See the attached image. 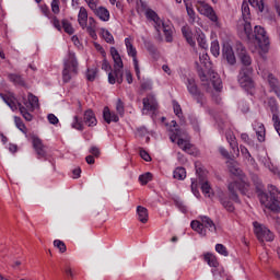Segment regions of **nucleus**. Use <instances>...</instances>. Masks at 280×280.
Here are the masks:
<instances>
[{
	"label": "nucleus",
	"mask_w": 280,
	"mask_h": 280,
	"mask_svg": "<svg viewBox=\"0 0 280 280\" xmlns=\"http://www.w3.org/2000/svg\"><path fill=\"white\" fill-rule=\"evenodd\" d=\"M254 233L260 242H272L275 240V234L270 232V230L259 222L255 221L254 223Z\"/></svg>",
	"instance_id": "nucleus-8"
},
{
	"label": "nucleus",
	"mask_w": 280,
	"mask_h": 280,
	"mask_svg": "<svg viewBox=\"0 0 280 280\" xmlns=\"http://www.w3.org/2000/svg\"><path fill=\"white\" fill-rule=\"evenodd\" d=\"M102 36L104 40H106V43H109V45H113V43H115V38L113 37V34H110V32H108L107 30L102 31Z\"/></svg>",
	"instance_id": "nucleus-48"
},
{
	"label": "nucleus",
	"mask_w": 280,
	"mask_h": 280,
	"mask_svg": "<svg viewBox=\"0 0 280 280\" xmlns=\"http://www.w3.org/2000/svg\"><path fill=\"white\" fill-rule=\"evenodd\" d=\"M47 119H48V121H49V124H52V126H56V124H58V117H56V115H54V114H49L48 116H47Z\"/></svg>",
	"instance_id": "nucleus-63"
},
{
	"label": "nucleus",
	"mask_w": 280,
	"mask_h": 280,
	"mask_svg": "<svg viewBox=\"0 0 280 280\" xmlns=\"http://www.w3.org/2000/svg\"><path fill=\"white\" fill-rule=\"evenodd\" d=\"M143 110H151L154 113L156 108H159V103L156 102V97L154 95L149 94L147 97L142 100Z\"/></svg>",
	"instance_id": "nucleus-15"
},
{
	"label": "nucleus",
	"mask_w": 280,
	"mask_h": 280,
	"mask_svg": "<svg viewBox=\"0 0 280 280\" xmlns=\"http://www.w3.org/2000/svg\"><path fill=\"white\" fill-rule=\"evenodd\" d=\"M190 226L192 231H196L199 235H202L203 237L207 235V230L202 228V222L198 220L191 221Z\"/></svg>",
	"instance_id": "nucleus-30"
},
{
	"label": "nucleus",
	"mask_w": 280,
	"mask_h": 280,
	"mask_svg": "<svg viewBox=\"0 0 280 280\" xmlns=\"http://www.w3.org/2000/svg\"><path fill=\"white\" fill-rule=\"evenodd\" d=\"M257 139L260 143H264L266 141V127L264 125H260V131H256Z\"/></svg>",
	"instance_id": "nucleus-50"
},
{
	"label": "nucleus",
	"mask_w": 280,
	"mask_h": 280,
	"mask_svg": "<svg viewBox=\"0 0 280 280\" xmlns=\"http://www.w3.org/2000/svg\"><path fill=\"white\" fill-rule=\"evenodd\" d=\"M241 150V154L244 155V158L247 160V161H255V159L253 158V155L250 154V152L248 151V149L244 145H240V149L238 151Z\"/></svg>",
	"instance_id": "nucleus-44"
},
{
	"label": "nucleus",
	"mask_w": 280,
	"mask_h": 280,
	"mask_svg": "<svg viewBox=\"0 0 280 280\" xmlns=\"http://www.w3.org/2000/svg\"><path fill=\"white\" fill-rule=\"evenodd\" d=\"M250 73H253V68H242L238 73V84L245 91H250V89H255V83L250 78Z\"/></svg>",
	"instance_id": "nucleus-6"
},
{
	"label": "nucleus",
	"mask_w": 280,
	"mask_h": 280,
	"mask_svg": "<svg viewBox=\"0 0 280 280\" xmlns=\"http://www.w3.org/2000/svg\"><path fill=\"white\" fill-rule=\"evenodd\" d=\"M72 128L80 131L84 130V124L82 122V119H80L78 116H74L73 118Z\"/></svg>",
	"instance_id": "nucleus-42"
},
{
	"label": "nucleus",
	"mask_w": 280,
	"mask_h": 280,
	"mask_svg": "<svg viewBox=\"0 0 280 280\" xmlns=\"http://www.w3.org/2000/svg\"><path fill=\"white\" fill-rule=\"evenodd\" d=\"M197 43L201 49H207L209 45L207 44V38L205 37V34H199L197 37Z\"/></svg>",
	"instance_id": "nucleus-46"
},
{
	"label": "nucleus",
	"mask_w": 280,
	"mask_h": 280,
	"mask_svg": "<svg viewBox=\"0 0 280 280\" xmlns=\"http://www.w3.org/2000/svg\"><path fill=\"white\" fill-rule=\"evenodd\" d=\"M62 27L66 34H69L70 36L75 33V30L71 25V23L68 20H62Z\"/></svg>",
	"instance_id": "nucleus-40"
},
{
	"label": "nucleus",
	"mask_w": 280,
	"mask_h": 280,
	"mask_svg": "<svg viewBox=\"0 0 280 280\" xmlns=\"http://www.w3.org/2000/svg\"><path fill=\"white\" fill-rule=\"evenodd\" d=\"M78 23L82 30H86V24L89 23V12H86L84 7L80 8Z\"/></svg>",
	"instance_id": "nucleus-20"
},
{
	"label": "nucleus",
	"mask_w": 280,
	"mask_h": 280,
	"mask_svg": "<svg viewBox=\"0 0 280 280\" xmlns=\"http://www.w3.org/2000/svg\"><path fill=\"white\" fill-rule=\"evenodd\" d=\"M205 261H207L208 266H211L212 268H218V266H220L218 258L213 254H206Z\"/></svg>",
	"instance_id": "nucleus-35"
},
{
	"label": "nucleus",
	"mask_w": 280,
	"mask_h": 280,
	"mask_svg": "<svg viewBox=\"0 0 280 280\" xmlns=\"http://www.w3.org/2000/svg\"><path fill=\"white\" fill-rule=\"evenodd\" d=\"M211 75H212L211 83H212L214 90L222 91V79H220V77L215 72H212Z\"/></svg>",
	"instance_id": "nucleus-33"
},
{
	"label": "nucleus",
	"mask_w": 280,
	"mask_h": 280,
	"mask_svg": "<svg viewBox=\"0 0 280 280\" xmlns=\"http://www.w3.org/2000/svg\"><path fill=\"white\" fill-rule=\"evenodd\" d=\"M173 109L175 115L183 121V108H180V104H178L176 101L173 102Z\"/></svg>",
	"instance_id": "nucleus-47"
},
{
	"label": "nucleus",
	"mask_w": 280,
	"mask_h": 280,
	"mask_svg": "<svg viewBox=\"0 0 280 280\" xmlns=\"http://www.w3.org/2000/svg\"><path fill=\"white\" fill-rule=\"evenodd\" d=\"M116 110L119 115H124L125 113V107H124V101H121V98H118L117 100V103H116Z\"/></svg>",
	"instance_id": "nucleus-55"
},
{
	"label": "nucleus",
	"mask_w": 280,
	"mask_h": 280,
	"mask_svg": "<svg viewBox=\"0 0 280 280\" xmlns=\"http://www.w3.org/2000/svg\"><path fill=\"white\" fill-rule=\"evenodd\" d=\"M1 100L8 105L11 110H16V103L8 94L0 93Z\"/></svg>",
	"instance_id": "nucleus-36"
},
{
	"label": "nucleus",
	"mask_w": 280,
	"mask_h": 280,
	"mask_svg": "<svg viewBox=\"0 0 280 280\" xmlns=\"http://www.w3.org/2000/svg\"><path fill=\"white\" fill-rule=\"evenodd\" d=\"M226 165L229 172L234 176H240L242 174V170L240 168V166H237V163L234 160H229L226 162Z\"/></svg>",
	"instance_id": "nucleus-27"
},
{
	"label": "nucleus",
	"mask_w": 280,
	"mask_h": 280,
	"mask_svg": "<svg viewBox=\"0 0 280 280\" xmlns=\"http://www.w3.org/2000/svg\"><path fill=\"white\" fill-rule=\"evenodd\" d=\"M185 130L176 129L175 132L170 136V140L172 141V143H176V139L179 140L182 137H185Z\"/></svg>",
	"instance_id": "nucleus-39"
},
{
	"label": "nucleus",
	"mask_w": 280,
	"mask_h": 280,
	"mask_svg": "<svg viewBox=\"0 0 280 280\" xmlns=\"http://www.w3.org/2000/svg\"><path fill=\"white\" fill-rule=\"evenodd\" d=\"M219 200L222 207L226 209V211H229L230 213H233V211H235V206H233V202H231L229 198L220 196Z\"/></svg>",
	"instance_id": "nucleus-32"
},
{
	"label": "nucleus",
	"mask_w": 280,
	"mask_h": 280,
	"mask_svg": "<svg viewBox=\"0 0 280 280\" xmlns=\"http://www.w3.org/2000/svg\"><path fill=\"white\" fill-rule=\"evenodd\" d=\"M210 51L215 58L220 56V44L218 43V40L211 43Z\"/></svg>",
	"instance_id": "nucleus-43"
},
{
	"label": "nucleus",
	"mask_w": 280,
	"mask_h": 280,
	"mask_svg": "<svg viewBox=\"0 0 280 280\" xmlns=\"http://www.w3.org/2000/svg\"><path fill=\"white\" fill-rule=\"evenodd\" d=\"M187 91L190 93V95H196V93H199L200 90L198 89V85L196 84V80L194 78L187 79Z\"/></svg>",
	"instance_id": "nucleus-28"
},
{
	"label": "nucleus",
	"mask_w": 280,
	"mask_h": 280,
	"mask_svg": "<svg viewBox=\"0 0 280 280\" xmlns=\"http://www.w3.org/2000/svg\"><path fill=\"white\" fill-rule=\"evenodd\" d=\"M144 47H147L150 54H156V46L152 42H145Z\"/></svg>",
	"instance_id": "nucleus-58"
},
{
	"label": "nucleus",
	"mask_w": 280,
	"mask_h": 280,
	"mask_svg": "<svg viewBox=\"0 0 280 280\" xmlns=\"http://www.w3.org/2000/svg\"><path fill=\"white\" fill-rule=\"evenodd\" d=\"M223 58L226 60L228 65H235L237 60L235 59V52L233 51V47L229 44L223 45Z\"/></svg>",
	"instance_id": "nucleus-16"
},
{
	"label": "nucleus",
	"mask_w": 280,
	"mask_h": 280,
	"mask_svg": "<svg viewBox=\"0 0 280 280\" xmlns=\"http://www.w3.org/2000/svg\"><path fill=\"white\" fill-rule=\"evenodd\" d=\"M103 119L104 121H106V124H110L112 121H119V116H117V114L112 113L110 108L108 107H104L103 109Z\"/></svg>",
	"instance_id": "nucleus-23"
},
{
	"label": "nucleus",
	"mask_w": 280,
	"mask_h": 280,
	"mask_svg": "<svg viewBox=\"0 0 280 280\" xmlns=\"http://www.w3.org/2000/svg\"><path fill=\"white\" fill-rule=\"evenodd\" d=\"M145 15L147 19L153 21V23L155 24L154 27L158 34H161V30H163L166 43H172L174 40V32L172 31V25L163 22L161 18H159V14H156L152 9L147 10Z\"/></svg>",
	"instance_id": "nucleus-3"
},
{
	"label": "nucleus",
	"mask_w": 280,
	"mask_h": 280,
	"mask_svg": "<svg viewBox=\"0 0 280 280\" xmlns=\"http://www.w3.org/2000/svg\"><path fill=\"white\" fill-rule=\"evenodd\" d=\"M55 248H58L59 253H67V245L60 240L54 241Z\"/></svg>",
	"instance_id": "nucleus-45"
},
{
	"label": "nucleus",
	"mask_w": 280,
	"mask_h": 280,
	"mask_svg": "<svg viewBox=\"0 0 280 280\" xmlns=\"http://www.w3.org/2000/svg\"><path fill=\"white\" fill-rule=\"evenodd\" d=\"M228 190L230 194V200H233L234 202H240V196H237V191L246 195V192L248 191V184L232 182L229 184Z\"/></svg>",
	"instance_id": "nucleus-7"
},
{
	"label": "nucleus",
	"mask_w": 280,
	"mask_h": 280,
	"mask_svg": "<svg viewBox=\"0 0 280 280\" xmlns=\"http://www.w3.org/2000/svg\"><path fill=\"white\" fill-rule=\"evenodd\" d=\"M39 10L42 14H44V16H47V19H49L51 12L49 11V7H47V4L39 5Z\"/></svg>",
	"instance_id": "nucleus-59"
},
{
	"label": "nucleus",
	"mask_w": 280,
	"mask_h": 280,
	"mask_svg": "<svg viewBox=\"0 0 280 280\" xmlns=\"http://www.w3.org/2000/svg\"><path fill=\"white\" fill-rule=\"evenodd\" d=\"M262 78L269 84V88H270L269 92L270 93H275V95L278 97V100H280V83H279V79H277L275 77V74H272L270 72H265L262 74Z\"/></svg>",
	"instance_id": "nucleus-11"
},
{
	"label": "nucleus",
	"mask_w": 280,
	"mask_h": 280,
	"mask_svg": "<svg viewBox=\"0 0 280 280\" xmlns=\"http://www.w3.org/2000/svg\"><path fill=\"white\" fill-rule=\"evenodd\" d=\"M33 148L38 156V159H45L47 156V151H45V145L43 140L37 137L33 138Z\"/></svg>",
	"instance_id": "nucleus-17"
},
{
	"label": "nucleus",
	"mask_w": 280,
	"mask_h": 280,
	"mask_svg": "<svg viewBox=\"0 0 280 280\" xmlns=\"http://www.w3.org/2000/svg\"><path fill=\"white\" fill-rule=\"evenodd\" d=\"M141 89L143 91H152V81H144L141 83Z\"/></svg>",
	"instance_id": "nucleus-62"
},
{
	"label": "nucleus",
	"mask_w": 280,
	"mask_h": 280,
	"mask_svg": "<svg viewBox=\"0 0 280 280\" xmlns=\"http://www.w3.org/2000/svg\"><path fill=\"white\" fill-rule=\"evenodd\" d=\"M201 220L202 229H208L211 233H215L218 229L215 228V223H213V220L207 215L199 217Z\"/></svg>",
	"instance_id": "nucleus-21"
},
{
	"label": "nucleus",
	"mask_w": 280,
	"mask_h": 280,
	"mask_svg": "<svg viewBox=\"0 0 280 280\" xmlns=\"http://www.w3.org/2000/svg\"><path fill=\"white\" fill-rule=\"evenodd\" d=\"M177 145L178 148H180L184 152H187V154H191V143H189V141L183 139V138H179L177 140Z\"/></svg>",
	"instance_id": "nucleus-31"
},
{
	"label": "nucleus",
	"mask_w": 280,
	"mask_h": 280,
	"mask_svg": "<svg viewBox=\"0 0 280 280\" xmlns=\"http://www.w3.org/2000/svg\"><path fill=\"white\" fill-rule=\"evenodd\" d=\"M250 1L244 0L242 2V19H243V30L245 34L250 36V5L248 4Z\"/></svg>",
	"instance_id": "nucleus-10"
},
{
	"label": "nucleus",
	"mask_w": 280,
	"mask_h": 280,
	"mask_svg": "<svg viewBox=\"0 0 280 280\" xmlns=\"http://www.w3.org/2000/svg\"><path fill=\"white\" fill-rule=\"evenodd\" d=\"M249 40H254L257 43L258 47L261 48L265 52L268 51V47H270V37L266 32V28L261 26H255L253 33V25H250V35L245 34Z\"/></svg>",
	"instance_id": "nucleus-4"
},
{
	"label": "nucleus",
	"mask_w": 280,
	"mask_h": 280,
	"mask_svg": "<svg viewBox=\"0 0 280 280\" xmlns=\"http://www.w3.org/2000/svg\"><path fill=\"white\" fill-rule=\"evenodd\" d=\"M140 156L143 159V161L150 162L152 161V158L150 156V153L148 151L140 149Z\"/></svg>",
	"instance_id": "nucleus-60"
},
{
	"label": "nucleus",
	"mask_w": 280,
	"mask_h": 280,
	"mask_svg": "<svg viewBox=\"0 0 280 280\" xmlns=\"http://www.w3.org/2000/svg\"><path fill=\"white\" fill-rule=\"evenodd\" d=\"M186 12L189 16L188 22L194 25L196 23V11H194V4H187Z\"/></svg>",
	"instance_id": "nucleus-38"
},
{
	"label": "nucleus",
	"mask_w": 280,
	"mask_h": 280,
	"mask_svg": "<svg viewBox=\"0 0 280 280\" xmlns=\"http://www.w3.org/2000/svg\"><path fill=\"white\" fill-rule=\"evenodd\" d=\"M253 8H258L259 12H264V0H248Z\"/></svg>",
	"instance_id": "nucleus-53"
},
{
	"label": "nucleus",
	"mask_w": 280,
	"mask_h": 280,
	"mask_svg": "<svg viewBox=\"0 0 280 280\" xmlns=\"http://www.w3.org/2000/svg\"><path fill=\"white\" fill-rule=\"evenodd\" d=\"M28 102H24L26 108L34 110L36 106H38V97L32 93H28L27 96Z\"/></svg>",
	"instance_id": "nucleus-29"
},
{
	"label": "nucleus",
	"mask_w": 280,
	"mask_h": 280,
	"mask_svg": "<svg viewBox=\"0 0 280 280\" xmlns=\"http://www.w3.org/2000/svg\"><path fill=\"white\" fill-rule=\"evenodd\" d=\"M95 78H97V68H89L86 72V80H89V82H95Z\"/></svg>",
	"instance_id": "nucleus-41"
},
{
	"label": "nucleus",
	"mask_w": 280,
	"mask_h": 280,
	"mask_svg": "<svg viewBox=\"0 0 280 280\" xmlns=\"http://www.w3.org/2000/svg\"><path fill=\"white\" fill-rule=\"evenodd\" d=\"M125 45L127 47L128 56H131V58L133 60L136 75L139 79V78H141V70L139 69V60L137 59V48L135 46H132V43L130 42L129 38L125 39Z\"/></svg>",
	"instance_id": "nucleus-13"
},
{
	"label": "nucleus",
	"mask_w": 280,
	"mask_h": 280,
	"mask_svg": "<svg viewBox=\"0 0 280 280\" xmlns=\"http://www.w3.org/2000/svg\"><path fill=\"white\" fill-rule=\"evenodd\" d=\"M90 154H92V156H100L101 152H100V148L97 147H91L90 149Z\"/></svg>",
	"instance_id": "nucleus-64"
},
{
	"label": "nucleus",
	"mask_w": 280,
	"mask_h": 280,
	"mask_svg": "<svg viewBox=\"0 0 280 280\" xmlns=\"http://www.w3.org/2000/svg\"><path fill=\"white\" fill-rule=\"evenodd\" d=\"M259 200L272 213H280V190L275 185L268 186V192H260Z\"/></svg>",
	"instance_id": "nucleus-1"
},
{
	"label": "nucleus",
	"mask_w": 280,
	"mask_h": 280,
	"mask_svg": "<svg viewBox=\"0 0 280 280\" xmlns=\"http://www.w3.org/2000/svg\"><path fill=\"white\" fill-rule=\"evenodd\" d=\"M182 34L190 47H196V40H194V33L189 26L182 27Z\"/></svg>",
	"instance_id": "nucleus-22"
},
{
	"label": "nucleus",
	"mask_w": 280,
	"mask_h": 280,
	"mask_svg": "<svg viewBox=\"0 0 280 280\" xmlns=\"http://www.w3.org/2000/svg\"><path fill=\"white\" fill-rule=\"evenodd\" d=\"M191 97L197 102V104L205 106V94H202V92L199 91L196 94H192Z\"/></svg>",
	"instance_id": "nucleus-49"
},
{
	"label": "nucleus",
	"mask_w": 280,
	"mask_h": 280,
	"mask_svg": "<svg viewBox=\"0 0 280 280\" xmlns=\"http://www.w3.org/2000/svg\"><path fill=\"white\" fill-rule=\"evenodd\" d=\"M14 124L16 128L23 132V135H27V127L25 126V122H23V119L19 116H14Z\"/></svg>",
	"instance_id": "nucleus-37"
},
{
	"label": "nucleus",
	"mask_w": 280,
	"mask_h": 280,
	"mask_svg": "<svg viewBox=\"0 0 280 280\" xmlns=\"http://www.w3.org/2000/svg\"><path fill=\"white\" fill-rule=\"evenodd\" d=\"M199 59H200L201 65H205V67H207V65H211V62H209V55H207V54L200 55Z\"/></svg>",
	"instance_id": "nucleus-61"
},
{
	"label": "nucleus",
	"mask_w": 280,
	"mask_h": 280,
	"mask_svg": "<svg viewBox=\"0 0 280 280\" xmlns=\"http://www.w3.org/2000/svg\"><path fill=\"white\" fill-rule=\"evenodd\" d=\"M83 121L90 128H93V126H97V118L95 117V113L93 112V109H86L84 112Z\"/></svg>",
	"instance_id": "nucleus-19"
},
{
	"label": "nucleus",
	"mask_w": 280,
	"mask_h": 280,
	"mask_svg": "<svg viewBox=\"0 0 280 280\" xmlns=\"http://www.w3.org/2000/svg\"><path fill=\"white\" fill-rule=\"evenodd\" d=\"M139 180L142 185H148L152 180V173H145L139 176Z\"/></svg>",
	"instance_id": "nucleus-51"
},
{
	"label": "nucleus",
	"mask_w": 280,
	"mask_h": 280,
	"mask_svg": "<svg viewBox=\"0 0 280 280\" xmlns=\"http://www.w3.org/2000/svg\"><path fill=\"white\" fill-rule=\"evenodd\" d=\"M199 78L201 82H206L203 83V86H206V91H209V79L207 78V75L202 71H199Z\"/></svg>",
	"instance_id": "nucleus-57"
},
{
	"label": "nucleus",
	"mask_w": 280,
	"mask_h": 280,
	"mask_svg": "<svg viewBox=\"0 0 280 280\" xmlns=\"http://www.w3.org/2000/svg\"><path fill=\"white\" fill-rule=\"evenodd\" d=\"M51 12H54V14H60V1L58 0L51 1Z\"/></svg>",
	"instance_id": "nucleus-54"
},
{
	"label": "nucleus",
	"mask_w": 280,
	"mask_h": 280,
	"mask_svg": "<svg viewBox=\"0 0 280 280\" xmlns=\"http://www.w3.org/2000/svg\"><path fill=\"white\" fill-rule=\"evenodd\" d=\"M225 137L234 154H236V156H240V144L237 143V138H235V135L232 131H228L225 133Z\"/></svg>",
	"instance_id": "nucleus-18"
},
{
	"label": "nucleus",
	"mask_w": 280,
	"mask_h": 280,
	"mask_svg": "<svg viewBox=\"0 0 280 280\" xmlns=\"http://www.w3.org/2000/svg\"><path fill=\"white\" fill-rule=\"evenodd\" d=\"M8 80H10V82L14 83L15 86H25V80L23 79V77L21 74L9 73Z\"/></svg>",
	"instance_id": "nucleus-25"
},
{
	"label": "nucleus",
	"mask_w": 280,
	"mask_h": 280,
	"mask_svg": "<svg viewBox=\"0 0 280 280\" xmlns=\"http://www.w3.org/2000/svg\"><path fill=\"white\" fill-rule=\"evenodd\" d=\"M110 56L114 60V71L108 73V82L109 84H121L124 82V61L121 60V56L117 48H110Z\"/></svg>",
	"instance_id": "nucleus-2"
},
{
	"label": "nucleus",
	"mask_w": 280,
	"mask_h": 280,
	"mask_svg": "<svg viewBox=\"0 0 280 280\" xmlns=\"http://www.w3.org/2000/svg\"><path fill=\"white\" fill-rule=\"evenodd\" d=\"M94 14L101 19V21H109L110 19V12H108V9L104 7H95V9H92Z\"/></svg>",
	"instance_id": "nucleus-24"
},
{
	"label": "nucleus",
	"mask_w": 280,
	"mask_h": 280,
	"mask_svg": "<svg viewBox=\"0 0 280 280\" xmlns=\"http://www.w3.org/2000/svg\"><path fill=\"white\" fill-rule=\"evenodd\" d=\"M199 78L201 82H206L203 83V86H206V91H209V79L207 78V75L202 71H199Z\"/></svg>",
	"instance_id": "nucleus-56"
},
{
	"label": "nucleus",
	"mask_w": 280,
	"mask_h": 280,
	"mask_svg": "<svg viewBox=\"0 0 280 280\" xmlns=\"http://www.w3.org/2000/svg\"><path fill=\"white\" fill-rule=\"evenodd\" d=\"M199 12L203 14V16H207L209 21H212V23H218V14H215V10H213V7L209 3L203 2L200 4Z\"/></svg>",
	"instance_id": "nucleus-14"
},
{
	"label": "nucleus",
	"mask_w": 280,
	"mask_h": 280,
	"mask_svg": "<svg viewBox=\"0 0 280 280\" xmlns=\"http://www.w3.org/2000/svg\"><path fill=\"white\" fill-rule=\"evenodd\" d=\"M73 75H78V59H75V54L69 52V57L65 61L62 70V81L65 84L71 82Z\"/></svg>",
	"instance_id": "nucleus-5"
},
{
	"label": "nucleus",
	"mask_w": 280,
	"mask_h": 280,
	"mask_svg": "<svg viewBox=\"0 0 280 280\" xmlns=\"http://www.w3.org/2000/svg\"><path fill=\"white\" fill-rule=\"evenodd\" d=\"M196 173L199 177V183L201 185V191L202 194H205V196L207 198H211V196H213L212 189H211V185H209V182L206 180L207 178V173H205V171H202V168H196Z\"/></svg>",
	"instance_id": "nucleus-12"
},
{
	"label": "nucleus",
	"mask_w": 280,
	"mask_h": 280,
	"mask_svg": "<svg viewBox=\"0 0 280 280\" xmlns=\"http://www.w3.org/2000/svg\"><path fill=\"white\" fill-rule=\"evenodd\" d=\"M215 250L219 253V255H223V257H229V250H226V247L223 244H217Z\"/></svg>",
	"instance_id": "nucleus-52"
},
{
	"label": "nucleus",
	"mask_w": 280,
	"mask_h": 280,
	"mask_svg": "<svg viewBox=\"0 0 280 280\" xmlns=\"http://www.w3.org/2000/svg\"><path fill=\"white\" fill-rule=\"evenodd\" d=\"M173 178H176L177 180H185L187 178V171H185V167H177L173 172Z\"/></svg>",
	"instance_id": "nucleus-34"
},
{
	"label": "nucleus",
	"mask_w": 280,
	"mask_h": 280,
	"mask_svg": "<svg viewBox=\"0 0 280 280\" xmlns=\"http://www.w3.org/2000/svg\"><path fill=\"white\" fill-rule=\"evenodd\" d=\"M236 54L238 56V60L243 65V69H253L250 67V65H253V58H250V55L242 43L236 44Z\"/></svg>",
	"instance_id": "nucleus-9"
},
{
	"label": "nucleus",
	"mask_w": 280,
	"mask_h": 280,
	"mask_svg": "<svg viewBox=\"0 0 280 280\" xmlns=\"http://www.w3.org/2000/svg\"><path fill=\"white\" fill-rule=\"evenodd\" d=\"M137 213H138L139 222H141L142 224H145L148 222V218H149L148 209L145 207L138 206Z\"/></svg>",
	"instance_id": "nucleus-26"
}]
</instances>
